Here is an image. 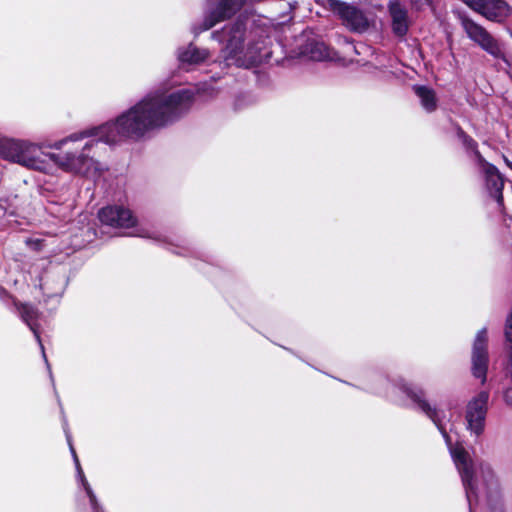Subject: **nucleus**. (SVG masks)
<instances>
[{"label": "nucleus", "instance_id": "14", "mask_svg": "<svg viewBox=\"0 0 512 512\" xmlns=\"http://www.w3.org/2000/svg\"><path fill=\"white\" fill-rule=\"evenodd\" d=\"M177 57L183 65H197L208 60L211 54L208 49L189 44L187 47L178 50Z\"/></svg>", "mask_w": 512, "mask_h": 512}, {"label": "nucleus", "instance_id": "2", "mask_svg": "<svg viewBox=\"0 0 512 512\" xmlns=\"http://www.w3.org/2000/svg\"><path fill=\"white\" fill-rule=\"evenodd\" d=\"M383 385L385 388L384 396L392 401H399L405 395L438 427L461 476L469 503L471 504L472 497H475L476 499L484 498L491 504H497L501 500V489L492 467L484 462H473L469 452L461 443L452 444L450 435L445 431L439 420L437 410L426 401L424 391L403 378H397L393 381L383 380Z\"/></svg>", "mask_w": 512, "mask_h": 512}, {"label": "nucleus", "instance_id": "17", "mask_svg": "<svg viewBox=\"0 0 512 512\" xmlns=\"http://www.w3.org/2000/svg\"><path fill=\"white\" fill-rule=\"evenodd\" d=\"M70 449H71V452H72V455H73V458H74V462H75V465H76L79 481L81 482L84 490L86 491L87 496L90 499L91 505L93 507H95L96 506V496L93 493L91 486L89 485L88 481L85 478V475H84L83 470H82V468L80 466V463H79L78 457L76 455V452L73 449L71 444H70Z\"/></svg>", "mask_w": 512, "mask_h": 512}, {"label": "nucleus", "instance_id": "9", "mask_svg": "<svg viewBox=\"0 0 512 512\" xmlns=\"http://www.w3.org/2000/svg\"><path fill=\"white\" fill-rule=\"evenodd\" d=\"M461 25L471 41L490 55L494 57L500 56L501 49L497 40L484 27L468 18H462Z\"/></svg>", "mask_w": 512, "mask_h": 512}, {"label": "nucleus", "instance_id": "5", "mask_svg": "<svg viewBox=\"0 0 512 512\" xmlns=\"http://www.w3.org/2000/svg\"><path fill=\"white\" fill-rule=\"evenodd\" d=\"M101 223L120 229H132V236L156 239V233L141 224L129 208L122 205L103 207L98 212Z\"/></svg>", "mask_w": 512, "mask_h": 512}, {"label": "nucleus", "instance_id": "22", "mask_svg": "<svg viewBox=\"0 0 512 512\" xmlns=\"http://www.w3.org/2000/svg\"><path fill=\"white\" fill-rule=\"evenodd\" d=\"M504 400L506 404L512 406V388H509L504 393Z\"/></svg>", "mask_w": 512, "mask_h": 512}, {"label": "nucleus", "instance_id": "20", "mask_svg": "<svg viewBox=\"0 0 512 512\" xmlns=\"http://www.w3.org/2000/svg\"><path fill=\"white\" fill-rule=\"evenodd\" d=\"M432 0H411V5L416 10H422L426 6L431 5Z\"/></svg>", "mask_w": 512, "mask_h": 512}, {"label": "nucleus", "instance_id": "12", "mask_svg": "<svg viewBox=\"0 0 512 512\" xmlns=\"http://www.w3.org/2000/svg\"><path fill=\"white\" fill-rule=\"evenodd\" d=\"M480 164L485 174L487 189L496 199L497 203L502 205V189L504 187L502 175L494 165L486 162L484 159H481Z\"/></svg>", "mask_w": 512, "mask_h": 512}, {"label": "nucleus", "instance_id": "21", "mask_svg": "<svg viewBox=\"0 0 512 512\" xmlns=\"http://www.w3.org/2000/svg\"><path fill=\"white\" fill-rule=\"evenodd\" d=\"M505 334L507 340L512 343V313L507 318Z\"/></svg>", "mask_w": 512, "mask_h": 512}, {"label": "nucleus", "instance_id": "3", "mask_svg": "<svg viewBox=\"0 0 512 512\" xmlns=\"http://www.w3.org/2000/svg\"><path fill=\"white\" fill-rule=\"evenodd\" d=\"M212 38L223 44L221 55L228 66L249 68L270 57L267 39L247 33L241 22L213 32Z\"/></svg>", "mask_w": 512, "mask_h": 512}, {"label": "nucleus", "instance_id": "19", "mask_svg": "<svg viewBox=\"0 0 512 512\" xmlns=\"http://www.w3.org/2000/svg\"><path fill=\"white\" fill-rule=\"evenodd\" d=\"M458 136L465 147L474 151L475 155L477 156V158L479 159V162H480L481 159H483V158L481 157L479 152L476 150V142L472 138L467 136L463 131H459Z\"/></svg>", "mask_w": 512, "mask_h": 512}, {"label": "nucleus", "instance_id": "8", "mask_svg": "<svg viewBox=\"0 0 512 512\" xmlns=\"http://www.w3.org/2000/svg\"><path fill=\"white\" fill-rule=\"evenodd\" d=\"M488 399V392L482 391L467 404L465 413L466 427L471 434L477 437L483 433L485 428Z\"/></svg>", "mask_w": 512, "mask_h": 512}, {"label": "nucleus", "instance_id": "16", "mask_svg": "<svg viewBox=\"0 0 512 512\" xmlns=\"http://www.w3.org/2000/svg\"><path fill=\"white\" fill-rule=\"evenodd\" d=\"M413 90L414 93L419 98L422 108L426 112L431 113L436 110L438 100L436 97V93L432 88H429L427 86L416 85L413 87Z\"/></svg>", "mask_w": 512, "mask_h": 512}, {"label": "nucleus", "instance_id": "1", "mask_svg": "<svg viewBox=\"0 0 512 512\" xmlns=\"http://www.w3.org/2000/svg\"><path fill=\"white\" fill-rule=\"evenodd\" d=\"M193 101L194 92L190 89L153 90L115 118L47 144L49 149L61 151L49 153V160L64 172L97 180L107 170L92 155L97 142L117 146L144 140L178 121L190 110Z\"/></svg>", "mask_w": 512, "mask_h": 512}, {"label": "nucleus", "instance_id": "18", "mask_svg": "<svg viewBox=\"0 0 512 512\" xmlns=\"http://www.w3.org/2000/svg\"><path fill=\"white\" fill-rule=\"evenodd\" d=\"M20 313H21V316L23 318V320L27 323V325L30 327V329L33 331L36 339L40 342V336H39V333L36 329V327L34 326V319L36 318L37 316V311L34 307L30 306V305H22L21 307V310H20Z\"/></svg>", "mask_w": 512, "mask_h": 512}, {"label": "nucleus", "instance_id": "10", "mask_svg": "<svg viewBox=\"0 0 512 512\" xmlns=\"http://www.w3.org/2000/svg\"><path fill=\"white\" fill-rule=\"evenodd\" d=\"M465 3L490 21L503 22L512 14L505 0H465Z\"/></svg>", "mask_w": 512, "mask_h": 512}, {"label": "nucleus", "instance_id": "15", "mask_svg": "<svg viewBox=\"0 0 512 512\" xmlns=\"http://www.w3.org/2000/svg\"><path fill=\"white\" fill-rule=\"evenodd\" d=\"M308 57L314 61H337V53L330 49L324 42H312L306 51Z\"/></svg>", "mask_w": 512, "mask_h": 512}, {"label": "nucleus", "instance_id": "13", "mask_svg": "<svg viewBox=\"0 0 512 512\" xmlns=\"http://www.w3.org/2000/svg\"><path fill=\"white\" fill-rule=\"evenodd\" d=\"M389 12L392 19L393 32L398 36H404L409 28L407 10L396 0L389 4Z\"/></svg>", "mask_w": 512, "mask_h": 512}, {"label": "nucleus", "instance_id": "11", "mask_svg": "<svg viewBox=\"0 0 512 512\" xmlns=\"http://www.w3.org/2000/svg\"><path fill=\"white\" fill-rule=\"evenodd\" d=\"M487 341V331L483 328L476 334L472 349V372L482 382L486 380L488 369Z\"/></svg>", "mask_w": 512, "mask_h": 512}, {"label": "nucleus", "instance_id": "6", "mask_svg": "<svg viewBox=\"0 0 512 512\" xmlns=\"http://www.w3.org/2000/svg\"><path fill=\"white\" fill-rule=\"evenodd\" d=\"M247 0H205L203 19L192 26L196 36L230 19L246 4Z\"/></svg>", "mask_w": 512, "mask_h": 512}, {"label": "nucleus", "instance_id": "23", "mask_svg": "<svg viewBox=\"0 0 512 512\" xmlns=\"http://www.w3.org/2000/svg\"><path fill=\"white\" fill-rule=\"evenodd\" d=\"M507 166L512 170V162H510L507 158L504 159Z\"/></svg>", "mask_w": 512, "mask_h": 512}, {"label": "nucleus", "instance_id": "7", "mask_svg": "<svg viewBox=\"0 0 512 512\" xmlns=\"http://www.w3.org/2000/svg\"><path fill=\"white\" fill-rule=\"evenodd\" d=\"M329 9L336 14L343 25L352 32L364 33L370 25V19L356 6L341 2L339 0H327Z\"/></svg>", "mask_w": 512, "mask_h": 512}, {"label": "nucleus", "instance_id": "4", "mask_svg": "<svg viewBox=\"0 0 512 512\" xmlns=\"http://www.w3.org/2000/svg\"><path fill=\"white\" fill-rule=\"evenodd\" d=\"M47 145L22 139L0 138V157L25 168L51 173L53 165L49 153L43 148Z\"/></svg>", "mask_w": 512, "mask_h": 512}]
</instances>
